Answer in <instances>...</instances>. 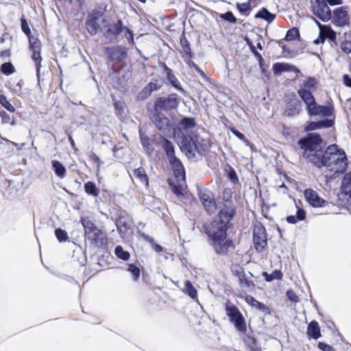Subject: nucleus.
<instances>
[{"mask_svg": "<svg viewBox=\"0 0 351 351\" xmlns=\"http://www.w3.org/2000/svg\"><path fill=\"white\" fill-rule=\"evenodd\" d=\"M234 215L235 209L232 203L226 202L212 221L210 228L206 230L210 240V245L219 256L226 255L230 247L233 245L232 240L227 239V230Z\"/></svg>", "mask_w": 351, "mask_h": 351, "instance_id": "obj_1", "label": "nucleus"}, {"mask_svg": "<svg viewBox=\"0 0 351 351\" xmlns=\"http://www.w3.org/2000/svg\"><path fill=\"white\" fill-rule=\"evenodd\" d=\"M347 160L345 152L339 149L337 145H330L324 152V167L330 171L344 172L348 165Z\"/></svg>", "mask_w": 351, "mask_h": 351, "instance_id": "obj_2", "label": "nucleus"}, {"mask_svg": "<svg viewBox=\"0 0 351 351\" xmlns=\"http://www.w3.org/2000/svg\"><path fill=\"white\" fill-rule=\"evenodd\" d=\"M226 315L240 333L245 334L247 326L244 317L239 309L233 304L227 302L226 304Z\"/></svg>", "mask_w": 351, "mask_h": 351, "instance_id": "obj_3", "label": "nucleus"}, {"mask_svg": "<svg viewBox=\"0 0 351 351\" xmlns=\"http://www.w3.org/2000/svg\"><path fill=\"white\" fill-rule=\"evenodd\" d=\"M180 104L179 97L177 94L169 95L167 97H161L156 99L154 109L156 111H168L177 108Z\"/></svg>", "mask_w": 351, "mask_h": 351, "instance_id": "obj_4", "label": "nucleus"}, {"mask_svg": "<svg viewBox=\"0 0 351 351\" xmlns=\"http://www.w3.org/2000/svg\"><path fill=\"white\" fill-rule=\"evenodd\" d=\"M115 224L122 239H125L129 237L132 233L133 225V219L130 215L125 212L120 213Z\"/></svg>", "mask_w": 351, "mask_h": 351, "instance_id": "obj_5", "label": "nucleus"}, {"mask_svg": "<svg viewBox=\"0 0 351 351\" xmlns=\"http://www.w3.org/2000/svg\"><path fill=\"white\" fill-rule=\"evenodd\" d=\"M322 139L317 133L308 134L306 136L299 140L298 144L301 149L304 151V155L315 152L320 146Z\"/></svg>", "mask_w": 351, "mask_h": 351, "instance_id": "obj_6", "label": "nucleus"}, {"mask_svg": "<svg viewBox=\"0 0 351 351\" xmlns=\"http://www.w3.org/2000/svg\"><path fill=\"white\" fill-rule=\"evenodd\" d=\"M101 21L106 24L101 29V31L104 32L105 37L110 41L116 39L124 30L125 27H123V21L120 19L114 23H108L106 18H103Z\"/></svg>", "mask_w": 351, "mask_h": 351, "instance_id": "obj_7", "label": "nucleus"}, {"mask_svg": "<svg viewBox=\"0 0 351 351\" xmlns=\"http://www.w3.org/2000/svg\"><path fill=\"white\" fill-rule=\"evenodd\" d=\"M306 110L310 116L330 117L333 114V108L317 104L315 99L305 104Z\"/></svg>", "mask_w": 351, "mask_h": 351, "instance_id": "obj_8", "label": "nucleus"}, {"mask_svg": "<svg viewBox=\"0 0 351 351\" xmlns=\"http://www.w3.org/2000/svg\"><path fill=\"white\" fill-rule=\"evenodd\" d=\"M332 23L339 27L349 26L350 24V19L346 7H339L333 10L332 12V18L330 19Z\"/></svg>", "mask_w": 351, "mask_h": 351, "instance_id": "obj_9", "label": "nucleus"}, {"mask_svg": "<svg viewBox=\"0 0 351 351\" xmlns=\"http://www.w3.org/2000/svg\"><path fill=\"white\" fill-rule=\"evenodd\" d=\"M151 119L156 127L163 133L170 130V121L161 112L152 110L150 113Z\"/></svg>", "mask_w": 351, "mask_h": 351, "instance_id": "obj_10", "label": "nucleus"}, {"mask_svg": "<svg viewBox=\"0 0 351 351\" xmlns=\"http://www.w3.org/2000/svg\"><path fill=\"white\" fill-rule=\"evenodd\" d=\"M104 51L108 55L109 60L116 62L122 61L127 56V49L120 45L106 47Z\"/></svg>", "mask_w": 351, "mask_h": 351, "instance_id": "obj_11", "label": "nucleus"}, {"mask_svg": "<svg viewBox=\"0 0 351 351\" xmlns=\"http://www.w3.org/2000/svg\"><path fill=\"white\" fill-rule=\"evenodd\" d=\"M199 197L207 213L209 214L214 213L216 210V203L213 193L206 189L200 190L199 191Z\"/></svg>", "mask_w": 351, "mask_h": 351, "instance_id": "obj_12", "label": "nucleus"}, {"mask_svg": "<svg viewBox=\"0 0 351 351\" xmlns=\"http://www.w3.org/2000/svg\"><path fill=\"white\" fill-rule=\"evenodd\" d=\"M313 13L324 22H327L332 18V11L326 1H322L318 5H313Z\"/></svg>", "mask_w": 351, "mask_h": 351, "instance_id": "obj_13", "label": "nucleus"}, {"mask_svg": "<svg viewBox=\"0 0 351 351\" xmlns=\"http://www.w3.org/2000/svg\"><path fill=\"white\" fill-rule=\"evenodd\" d=\"M253 241L257 251H262L267 245V234L265 229L263 227H256L254 229Z\"/></svg>", "mask_w": 351, "mask_h": 351, "instance_id": "obj_14", "label": "nucleus"}, {"mask_svg": "<svg viewBox=\"0 0 351 351\" xmlns=\"http://www.w3.org/2000/svg\"><path fill=\"white\" fill-rule=\"evenodd\" d=\"M304 195L308 203L313 207L322 208L326 205V201L322 199L318 193L312 189H307Z\"/></svg>", "mask_w": 351, "mask_h": 351, "instance_id": "obj_15", "label": "nucleus"}, {"mask_svg": "<svg viewBox=\"0 0 351 351\" xmlns=\"http://www.w3.org/2000/svg\"><path fill=\"white\" fill-rule=\"evenodd\" d=\"M180 148L185 152L189 158H193L196 156L195 145L193 136H185L180 141Z\"/></svg>", "mask_w": 351, "mask_h": 351, "instance_id": "obj_16", "label": "nucleus"}, {"mask_svg": "<svg viewBox=\"0 0 351 351\" xmlns=\"http://www.w3.org/2000/svg\"><path fill=\"white\" fill-rule=\"evenodd\" d=\"M86 237L96 247H102L107 243L106 234L99 228L88 233Z\"/></svg>", "mask_w": 351, "mask_h": 351, "instance_id": "obj_17", "label": "nucleus"}, {"mask_svg": "<svg viewBox=\"0 0 351 351\" xmlns=\"http://www.w3.org/2000/svg\"><path fill=\"white\" fill-rule=\"evenodd\" d=\"M169 164L173 170L174 176L177 178L178 184H180L181 182H184L186 178L185 169L180 160L178 158L171 161Z\"/></svg>", "mask_w": 351, "mask_h": 351, "instance_id": "obj_18", "label": "nucleus"}, {"mask_svg": "<svg viewBox=\"0 0 351 351\" xmlns=\"http://www.w3.org/2000/svg\"><path fill=\"white\" fill-rule=\"evenodd\" d=\"M162 66L164 69V72L166 75V77L169 83L176 89L180 90L182 93H185L184 90L182 88V86L175 75L173 73V71L169 68L165 63L162 64Z\"/></svg>", "mask_w": 351, "mask_h": 351, "instance_id": "obj_19", "label": "nucleus"}, {"mask_svg": "<svg viewBox=\"0 0 351 351\" xmlns=\"http://www.w3.org/2000/svg\"><path fill=\"white\" fill-rule=\"evenodd\" d=\"M161 145L169 160V162L178 159L175 154V147L169 140L163 138Z\"/></svg>", "mask_w": 351, "mask_h": 351, "instance_id": "obj_20", "label": "nucleus"}, {"mask_svg": "<svg viewBox=\"0 0 351 351\" xmlns=\"http://www.w3.org/2000/svg\"><path fill=\"white\" fill-rule=\"evenodd\" d=\"M97 14H90L86 21V27L88 33L91 35H95L99 29V26L97 23Z\"/></svg>", "mask_w": 351, "mask_h": 351, "instance_id": "obj_21", "label": "nucleus"}, {"mask_svg": "<svg viewBox=\"0 0 351 351\" xmlns=\"http://www.w3.org/2000/svg\"><path fill=\"white\" fill-rule=\"evenodd\" d=\"M252 274L249 271L247 274L245 273L239 279V285L241 287L245 289L248 291H253L255 288V284L252 280H250V278L252 277Z\"/></svg>", "mask_w": 351, "mask_h": 351, "instance_id": "obj_22", "label": "nucleus"}, {"mask_svg": "<svg viewBox=\"0 0 351 351\" xmlns=\"http://www.w3.org/2000/svg\"><path fill=\"white\" fill-rule=\"evenodd\" d=\"M193 138L196 154L201 156L204 155L208 149V141L206 139H204L199 135H195Z\"/></svg>", "mask_w": 351, "mask_h": 351, "instance_id": "obj_23", "label": "nucleus"}, {"mask_svg": "<svg viewBox=\"0 0 351 351\" xmlns=\"http://www.w3.org/2000/svg\"><path fill=\"white\" fill-rule=\"evenodd\" d=\"M309 160L313 162L316 167L321 168L324 167V154L321 155L320 153L317 152H313L308 153L305 155Z\"/></svg>", "mask_w": 351, "mask_h": 351, "instance_id": "obj_24", "label": "nucleus"}, {"mask_svg": "<svg viewBox=\"0 0 351 351\" xmlns=\"http://www.w3.org/2000/svg\"><path fill=\"white\" fill-rule=\"evenodd\" d=\"M300 110V104L297 99L293 98L290 100V101L287 104L285 112L287 115H294L299 114Z\"/></svg>", "mask_w": 351, "mask_h": 351, "instance_id": "obj_25", "label": "nucleus"}, {"mask_svg": "<svg viewBox=\"0 0 351 351\" xmlns=\"http://www.w3.org/2000/svg\"><path fill=\"white\" fill-rule=\"evenodd\" d=\"M306 333L308 336L314 339L321 337L320 328L316 321L313 320L308 324Z\"/></svg>", "mask_w": 351, "mask_h": 351, "instance_id": "obj_26", "label": "nucleus"}, {"mask_svg": "<svg viewBox=\"0 0 351 351\" xmlns=\"http://www.w3.org/2000/svg\"><path fill=\"white\" fill-rule=\"evenodd\" d=\"M333 121L330 119H325L318 121H311L306 127L308 130H315L323 128H330L332 125Z\"/></svg>", "mask_w": 351, "mask_h": 351, "instance_id": "obj_27", "label": "nucleus"}, {"mask_svg": "<svg viewBox=\"0 0 351 351\" xmlns=\"http://www.w3.org/2000/svg\"><path fill=\"white\" fill-rule=\"evenodd\" d=\"M245 301L247 304H250L252 306L255 307L256 308L263 311V313H269V308L265 304L258 302L256 300L253 296L247 295L245 298Z\"/></svg>", "mask_w": 351, "mask_h": 351, "instance_id": "obj_28", "label": "nucleus"}, {"mask_svg": "<svg viewBox=\"0 0 351 351\" xmlns=\"http://www.w3.org/2000/svg\"><path fill=\"white\" fill-rule=\"evenodd\" d=\"M291 66L289 63L276 62L273 65V71L275 75H280L283 72H289L291 71Z\"/></svg>", "mask_w": 351, "mask_h": 351, "instance_id": "obj_29", "label": "nucleus"}, {"mask_svg": "<svg viewBox=\"0 0 351 351\" xmlns=\"http://www.w3.org/2000/svg\"><path fill=\"white\" fill-rule=\"evenodd\" d=\"M180 45L182 46V58L184 60L193 58V53L191 51L189 42L186 38H182L180 40Z\"/></svg>", "mask_w": 351, "mask_h": 351, "instance_id": "obj_30", "label": "nucleus"}, {"mask_svg": "<svg viewBox=\"0 0 351 351\" xmlns=\"http://www.w3.org/2000/svg\"><path fill=\"white\" fill-rule=\"evenodd\" d=\"M255 18L262 19L267 23H271L276 18V15L271 13L267 8H263L255 14Z\"/></svg>", "mask_w": 351, "mask_h": 351, "instance_id": "obj_31", "label": "nucleus"}, {"mask_svg": "<svg viewBox=\"0 0 351 351\" xmlns=\"http://www.w3.org/2000/svg\"><path fill=\"white\" fill-rule=\"evenodd\" d=\"M341 191L346 195H351V172L344 176L341 182Z\"/></svg>", "mask_w": 351, "mask_h": 351, "instance_id": "obj_32", "label": "nucleus"}, {"mask_svg": "<svg viewBox=\"0 0 351 351\" xmlns=\"http://www.w3.org/2000/svg\"><path fill=\"white\" fill-rule=\"evenodd\" d=\"M317 80L313 77H308L301 82L299 89L314 90L316 88Z\"/></svg>", "mask_w": 351, "mask_h": 351, "instance_id": "obj_33", "label": "nucleus"}, {"mask_svg": "<svg viewBox=\"0 0 351 351\" xmlns=\"http://www.w3.org/2000/svg\"><path fill=\"white\" fill-rule=\"evenodd\" d=\"M81 222L84 229L85 235L91 233V232L98 228L88 217H82Z\"/></svg>", "mask_w": 351, "mask_h": 351, "instance_id": "obj_34", "label": "nucleus"}, {"mask_svg": "<svg viewBox=\"0 0 351 351\" xmlns=\"http://www.w3.org/2000/svg\"><path fill=\"white\" fill-rule=\"evenodd\" d=\"M51 165L56 175L60 178H63L66 173L65 167L58 160H52Z\"/></svg>", "mask_w": 351, "mask_h": 351, "instance_id": "obj_35", "label": "nucleus"}, {"mask_svg": "<svg viewBox=\"0 0 351 351\" xmlns=\"http://www.w3.org/2000/svg\"><path fill=\"white\" fill-rule=\"evenodd\" d=\"M134 175L139 180L140 182H141L143 184H145L146 186H148L149 178L143 168L139 167L135 169L134 171Z\"/></svg>", "mask_w": 351, "mask_h": 351, "instance_id": "obj_36", "label": "nucleus"}, {"mask_svg": "<svg viewBox=\"0 0 351 351\" xmlns=\"http://www.w3.org/2000/svg\"><path fill=\"white\" fill-rule=\"evenodd\" d=\"M84 191L85 192L90 195H92L93 197H97L99 191L97 189L96 184L95 182L88 181L84 184Z\"/></svg>", "mask_w": 351, "mask_h": 351, "instance_id": "obj_37", "label": "nucleus"}, {"mask_svg": "<svg viewBox=\"0 0 351 351\" xmlns=\"http://www.w3.org/2000/svg\"><path fill=\"white\" fill-rule=\"evenodd\" d=\"M114 254L116 256L122 261H128L130 258V253L125 250L121 245H117L114 249Z\"/></svg>", "mask_w": 351, "mask_h": 351, "instance_id": "obj_38", "label": "nucleus"}, {"mask_svg": "<svg viewBox=\"0 0 351 351\" xmlns=\"http://www.w3.org/2000/svg\"><path fill=\"white\" fill-rule=\"evenodd\" d=\"M298 95L305 104L309 101H312L313 99H315L311 90H309L298 89Z\"/></svg>", "mask_w": 351, "mask_h": 351, "instance_id": "obj_39", "label": "nucleus"}, {"mask_svg": "<svg viewBox=\"0 0 351 351\" xmlns=\"http://www.w3.org/2000/svg\"><path fill=\"white\" fill-rule=\"evenodd\" d=\"M263 276L267 282H271L274 280H281L282 278V273L280 270L276 269L271 274L263 272Z\"/></svg>", "mask_w": 351, "mask_h": 351, "instance_id": "obj_40", "label": "nucleus"}, {"mask_svg": "<svg viewBox=\"0 0 351 351\" xmlns=\"http://www.w3.org/2000/svg\"><path fill=\"white\" fill-rule=\"evenodd\" d=\"M180 125L184 130L192 128L195 125V119L193 117H184L180 121Z\"/></svg>", "mask_w": 351, "mask_h": 351, "instance_id": "obj_41", "label": "nucleus"}, {"mask_svg": "<svg viewBox=\"0 0 351 351\" xmlns=\"http://www.w3.org/2000/svg\"><path fill=\"white\" fill-rule=\"evenodd\" d=\"M127 271H129L133 277L134 281H137L140 277L141 271L136 264H129Z\"/></svg>", "mask_w": 351, "mask_h": 351, "instance_id": "obj_42", "label": "nucleus"}, {"mask_svg": "<svg viewBox=\"0 0 351 351\" xmlns=\"http://www.w3.org/2000/svg\"><path fill=\"white\" fill-rule=\"evenodd\" d=\"M185 292L193 299L197 298V290L193 286L192 283L189 280H186L184 283Z\"/></svg>", "mask_w": 351, "mask_h": 351, "instance_id": "obj_43", "label": "nucleus"}, {"mask_svg": "<svg viewBox=\"0 0 351 351\" xmlns=\"http://www.w3.org/2000/svg\"><path fill=\"white\" fill-rule=\"evenodd\" d=\"M32 58L35 62L36 65V70L37 72V74L40 73V68H41V62H42V57L40 55V51H32Z\"/></svg>", "mask_w": 351, "mask_h": 351, "instance_id": "obj_44", "label": "nucleus"}, {"mask_svg": "<svg viewBox=\"0 0 351 351\" xmlns=\"http://www.w3.org/2000/svg\"><path fill=\"white\" fill-rule=\"evenodd\" d=\"M300 36V32L298 28L293 27L287 32L285 40L287 41H292Z\"/></svg>", "mask_w": 351, "mask_h": 351, "instance_id": "obj_45", "label": "nucleus"}, {"mask_svg": "<svg viewBox=\"0 0 351 351\" xmlns=\"http://www.w3.org/2000/svg\"><path fill=\"white\" fill-rule=\"evenodd\" d=\"M0 104L1 106L5 108L7 110L10 112H14L15 111L14 107L10 103V101L7 99L6 97L0 93Z\"/></svg>", "mask_w": 351, "mask_h": 351, "instance_id": "obj_46", "label": "nucleus"}, {"mask_svg": "<svg viewBox=\"0 0 351 351\" xmlns=\"http://www.w3.org/2000/svg\"><path fill=\"white\" fill-rule=\"evenodd\" d=\"M0 70L4 75H9L14 72V67L11 62H5L1 64Z\"/></svg>", "mask_w": 351, "mask_h": 351, "instance_id": "obj_47", "label": "nucleus"}, {"mask_svg": "<svg viewBox=\"0 0 351 351\" xmlns=\"http://www.w3.org/2000/svg\"><path fill=\"white\" fill-rule=\"evenodd\" d=\"M29 47L32 51H40V42L34 36H29Z\"/></svg>", "mask_w": 351, "mask_h": 351, "instance_id": "obj_48", "label": "nucleus"}, {"mask_svg": "<svg viewBox=\"0 0 351 351\" xmlns=\"http://www.w3.org/2000/svg\"><path fill=\"white\" fill-rule=\"evenodd\" d=\"M55 235L60 242L66 241L68 239L67 232L61 228H57L55 230Z\"/></svg>", "mask_w": 351, "mask_h": 351, "instance_id": "obj_49", "label": "nucleus"}, {"mask_svg": "<svg viewBox=\"0 0 351 351\" xmlns=\"http://www.w3.org/2000/svg\"><path fill=\"white\" fill-rule=\"evenodd\" d=\"M142 237L145 239L147 241L152 243L153 249L158 253H160L163 251V247L160 245H158L157 243H155L154 242V239L152 237H149V236L145 235V234H142Z\"/></svg>", "mask_w": 351, "mask_h": 351, "instance_id": "obj_50", "label": "nucleus"}, {"mask_svg": "<svg viewBox=\"0 0 351 351\" xmlns=\"http://www.w3.org/2000/svg\"><path fill=\"white\" fill-rule=\"evenodd\" d=\"M219 17L225 20L226 21H228L232 23H235L237 22V18L234 16L233 13L230 11L226 12L223 14H220Z\"/></svg>", "mask_w": 351, "mask_h": 351, "instance_id": "obj_51", "label": "nucleus"}, {"mask_svg": "<svg viewBox=\"0 0 351 351\" xmlns=\"http://www.w3.org/2000/svg\"><path fill=\"white\" fill-rule=\"evenodd\" d=\"M123 32H124V36L128 40V43L132 45H134L135 43H134V40L133 32L128 27H125Z\"/></svg>", "mask_w": 351, "mask_h": 351, "instance_id": "obj_52", "label": "nucleus"}, {"mask_svg": "<svg viewBox=\"0 0 351 351\" xmlns=\"http://www.w3.org/2000/svg\"><path fill=\"white\" fill-rule=\"evenodd\" d=\"M237 8L239 11L243 15L247 16L250 14V6L249 3H237Z\"/></svg>", "mask_w": 351, "mask_h": 351, "instance_id": "obj_53", "label": "nucleus"}, {"mask_svg": "<svg viewBox=\"0 0 351 351\" xmlns=\"http://www.w3.org/2000/svg\"><path fill=\"white\" fill-rule=\"evenodd\" d=\"M227 171H228V177L229 180L233 183L238 182L239 179H238V177H237L235 170L231 166H228V169Z\"/></svg>", "mask_w": 351, "mask_h": 351, "instance_id": "obj_54", "label": "nucleus"}, {"mask_svg": "<svg viewBox=\"0 0 351 351\" xmlns=\"http://www.w3.org/2000/svg\"><path fill=\"white\" fill-rule=\"evenodd\" d=\"M230 130L231 131V132L234 134L238 138H239L240 140L243 141L246 145H247L249 144V141L248 140H247L244 136V134L243 133H241V132H239V130H237L236 128H230Z\"/></svg>", "mask_w": 351, "mask_h": 351, "instance_id": "obj_55", "label": "nucleus"}, {"mask_svg": "<svg viewBox=\"0 0 351 351\" xmlns=\"http://www.w3.org/2000/svg\"><path fill=\"white\" fill-rule=\"evenodd\" d=\"M341 49L344 53L348 54L351 52V41L350 40H344L341 43L340 45Z\"/></svg>", "mask_w": 351, "mask_h": 351, "instance_id": "obj_56", "label": "nucleus"}, {"mask_svg": "<svg viewBox=\"0 0 351 351\" xmlns=\"http://www.w3.org/2000/svg\"><path fill=\"white\" fill-rule=\"evenodd\" d=\"M232 271L238 279H239L241 277V276H243L245 274L243 269L239 265L232 267Z\"/></svg>", "mask_w": 351, "mask_h": 351, "instance_id": "obj_57", "label": "nucleus"}, {"mask_svg": "<svg viewBox=\"0 0 351 351\" xmlns=\"http://www.w3.org/2000/svg\"><path fill=\"white\" fill-rule=\"evenodd\" d=\"M21 29H22L23 32L27 36H29L30 34V33H31V31H30V29L29 27V25H28L27 20L24 17H22L21 19Z\"/></svg>", "mask_w": 351, "mask_h": 351, "instance_id": "obj_58", "label": "nucleus"}, {"mask_svg": "<svg viewBox=\"0 0 351 351\" xmlns=\"http://www.w3.org/2000/svg\"><path fill=\"white\" fill-rule=\"evenodd\" d=\"M152 94L151 90H149V87L145 86L143 89L141 90V93L138 94V98L141 99H145L147 97H149Z\"/></svg>", "mask_w": 351, "mask_h": 351, "instance_id": "obj_59", "label": "nucleus"}, {"mask_svg": "<svg viewBox=\"0 0 351 351\" xmlns=\"http://www.w3.org/2000/svg\"><path fill=\"white\" fill-rule=\"evenodd\" d=\"M286 295L291 302H298L299 300L298 295L292 289L287 291Z\"/></svg>", "mask_w": 351, "mask_h": 351, "instance_id": "obj_60", "label": "nucleus"}, {"mask_svg": "<svg viewBox=\"0 0 351 351\" xmlns=\"http://www.w3.org/2000/svg\"><path fill=\"white\" fill-rule=\"evenodd\" d=\"M326 37L334 44H337V34L331 28L327 32Z\"/></svg>", "mask_w": 351, "mask_h": 351, "instance_id": "obj_61", "label": "nucleus"}, {"mask_svg": "<svg viewBox=\"0 0 351 351\" xmlns=\"http://www.w3.org/2000/svg\"><path fill=\"white\" fill-rule=\"evenodd\" d=\"M169 186H170L172 191L177 196H181L183 195L180 186H178L177 184L173 183L172 182H169Z\"/></svg>", "mask_w": 351, "mask_h": 351, "instance_id": "obj_62", "label": "nucleus"}, {"mask_svg": "<svg viewBox=\"0 0 351 351\" xmlns=\"http://www.w3.org/2000/svg\"><path fill=\"white\" fill-rule=\"evenodd\" d=\"M317 347L322 351H335V350L331 346L324 342H319Z\"/></svg>", "mask_w": 351, "mask_h": 351, "instance_id": "obj_63", "label": "nucleus"}, {"mask_svg": "<svg viewBox=\"0 0 351 351\" xmlns=\"http://www.w3.org/2000/svg\"><path fill=\"white\" fill-rule=\"evenodd\" d=\"M295 216L298 218L297 219L299 221H302L306 218V213L303 209L298 208Z\"/></svg>", "mask_w": 351, "mask_h": 351, "instance_id": "obj_64", "label": "nucleus"}]
</instances>
